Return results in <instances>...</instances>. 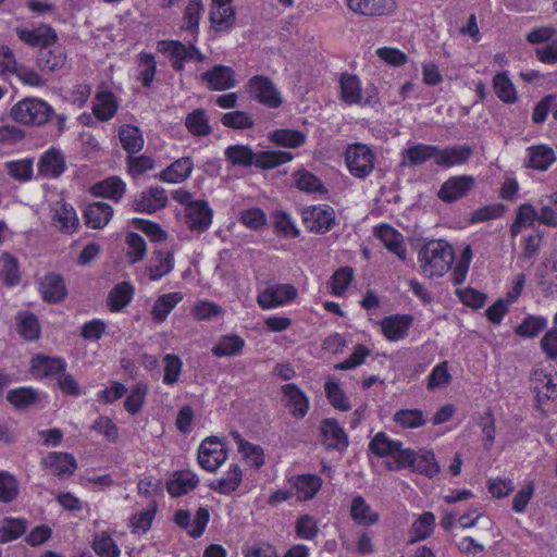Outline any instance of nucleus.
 Segmentation results:
<instances>
[{
    "label": "nucleus",
    "instance_id": "nucleus-1",
    "mask_svg": "<svg viewBox=\"0 0 557 557\" xmlns=\"http://www.w3.org/2000/svg\"><path fill=\"white\" fill-rule=\"evenodd\" d=\"M225 159L232 165L248 168L255 164L260 169H274L293 159V154L288 151L268 150L253 152L249 146L232 145L224 151Z\"/></svg>",
    "mask_w": 557,
    "mask_h": 557
},
{
    "label": "nucleus",
    "instance_id": "nucleus-2",
    "mask_svg": "<svg viewBox=\"0 0 557 557\" xmlns=\"http://www.w3.org/2000/svg\"><path fill=\"white\" fill-rule=\"evenodd\" d=\"M453 260V247L443 239L430 240L419 251L421 271L430 278L440 277L447 273L451 268Z\"/></svg>",
    "mask_w": 557,
    "mask_h": 557
},
{
    "label": "nucleus",
    "instance_id": "nucleus-3",
    "mask_svg": "<svg viewBox=\"0 0 557 557\" xmlns=\"http://www.w3.org/2000/svg\"><path fill=\"white\" fill-rule=\"evenodd\" d=\"M53 114V108L39 98H25L11 109L12 119L24 125H44Z\"/></svg>",
    "mask_w": 557,
    "mask_h": 557
},
{
    "label": "nucleus",
    "instance_id": "nucleus-4",
    "mask_svg": "<svg viewBox=\"0 0 557 557\" xmlns=\"http://www.w3.org/2000/svg\"><path fill=\"white\" fill-rule=\"evenodd\" d=\"M345 161L351 175L357 178L369 176L374 169V153L364 144L349 145L345 152Z\"/></svg>",
    "mask_w": 557,
    "mask_h": 557
},
{
    "label": "nucleus",
    "instance_id": "nucleus-5",
    "mask_svg": "<svg viewBox=\"0 0 557 557\" xmlns=\"http://www.w3.org/2000/svg\"><path fill=\"white\" fill-rule=\"evenodd\" d=\"M227 459L224 445L215 437L202 441L198 448V462L207 471L214 472Z\"/></svg>",
    "mask_w": 557,
    "mask_h": 557
},
{
    "label": "nucleus",
    "instance_id": "nucleus-6",
    "mask_svg": "<svg viewBox=\"0 0 557 557\" xmlns=\"http://www.w3.org/2000/svg\"><path fill=\"white\" fill-rule=\"evenodd\" d=\"M306 227L319 234L330 231L335 222L334 210L329 206H309L301 212Z\"/></svg>",
    "mask_w": 557,
    "mask_h": 557
},
{
    "label": "nucleus",
    "instance_id": "nucleus-7",
    "mask_svg": "<svg viewBox=\"0 0 557 557\" xmlns=\"http://www.w3.org/2000/svg\"><path fill=\"white\" fill-rule=\"evenodd\" d=\"M248 88L253 99L269 108L275 109L282 103L278 90L275 88L273 82L267 76H252L248 82Z\"/></svg>",
    "mask_w": 557,
    "mask_h": 557
},
{
    "label": "nucleus",
    "instance_id": "nucleus-8",
    "mask_svg": "<svg viewBox=\"0 0 557 557\" xmlns=\"http://www.w3.org/2000/svg\"><path fill=\"white\" fill-rule=\"evenodd\" d=\"M297 297V289L290 284L268 286L257 297L258 305L263 309L283 306Z\"/></svg>",
    "mask_w": 557,
    "mask_h": 557
},
{
    "label": "nucleus",
    "instance_id": "nucleus-9",
    "mask_svg": "<svg viewBox=\"0 0 557 557\" xmlns=\"http://www.w3.org/2000/svg\"><path fill=\"white\" fill-rule=\"evenodd\" d=\"M474 184L475 180L471 175L451 176L443 183L437 196L442 201L451 203L466 197Z\"/></svg>",
    "mask_w": 557,
    "mask_h": 557
},
{
    "label": "nucleus",
    "instance_id": "nucleus-10",
    "mask_svg": "<svg viewBox=\"0 0 557 557\" xmlns=\"http://www.w3.org/2000/svg\"><path fill=\"white\" fill-rule=\"evenodd\" d=\"M319 430L325 449L343 451L348 446V436L337 420L333 418L323 419L320 422Z\"/></svg>",
    "mask_w": 557,
    "mask_h": 557
},
{
    "label": "nucleus",
    "instance_id": "nucleus-11",
    "mask_svg": "<svg viewBox=\"0 0 557 557\" xmlns=\"http://www.w3.org/2000/svg\"><path fill=\"white\" fill-rule=\"evenodd\" d=\"M38 290L41 298L48 304H60L67 296L63 277L54 272H49L39 278Z\"/></svg>",
    "mask_w": 557,
    "mask_h": 557
},
{
    "label": "nucleus",
    "instance_id": "nucleus-12",
    "mask_svg": "<svg viewBox=\"0 0 557 557\" xmlns=\"http://www.w3.org/2000/svg\"><path fill=\"white\" fill-rule=\"evenodd\" d=\"M168 196L165 190L159 186L149 187L143 190L133 201L135 212L152 214L160 209L165 208Z\"/></svg>",
    "mask_w": 557,
    "mask_h": 557
},
{
    "label": "nucleus",
    "instance_id": "nucleus-13",
    "mask_svg": "<svg viewBox=\"0 0 557 557\" xmlns=\"http://www.w3.org/2000/svg\"><path fill=\"white\" fill-rule=\"evenodd\" d=\"M210 513L205 507H200L196 511L194 521L191 522V516L188 510H177L174 516V522L182 529L187 530L188 534L194 537H200L209 522Z\"/></svg>",
    "mask_w": 557,
    "mask_h": 557
},
{
    "label": "nucleus",
    "instance_id": "nucleus-14",
    "mask_svg": "<svg viewBox=\"0 0 557 557\" xmlns=\"http://www.w3.org/2000/svg\"><path fill=\"white\" fill-rule=\"evenodd\" d=\"M202 82L211 90H227L236 85L235 73L232 67L218 64L201 74Z\"/></svg>",
    "mask_w": 557,
    "mask_h": 557
},
{
    "label": "nucleus",
    "instance_id": "nucleus-15",
    "mask_svg": "<svg viewBox=\"0 0 557 557\" xmlns=\"http://www.w3.org/2000/svg\"><path fill=\"white\" fill-rule=\"evenodd\" d=\"M348 8L364 16L388 15L396 10L394 0H347Z\"/></svg>",
    "mask_w": 557,
    "mask_h": 557
},
{
    "label": "nucleus",
    "instance_id": "nucleus-16",
    "mask_svg": "<svg viewBox=\"0 0 557 557\" xmlns=\"http://www.w3.org/2000/svg\"><path fill=\"white\" fill-rule=\"evenodd\" d=\"M213 211L206 200H195L186 210V223L193 231L205 232L212 223Z\"/></svg>",
    "mask_w": 557,
    "mask_h": 557
},
{
    "label": "nucleus",
    "instance_id": "nucleus-17",
    "mask_svg": "<svg viewBox=\"0 0 557 557\" xmlns=\"http://www.w3.org/2000/svg\"><path fill=\"white\" fill-rule=\"evenodd\" d=\"M18 38L25 44L44 49L57 41L55 30L48 25H40L32 29L17 28Z\"/></svg>",
    "mask_w": 557,
    "mask_h": 557
},
{
    "label": "nucleus",
    "instance_id": "nucleus-18",
    "mask_svg": "<svg viewBox=\"0 0 557 557\" xmlns=\"http://www.w3.org/2000/svg\"><path fill=\"white\" fill-rule=\"evenodd\" d=\"M413 318L409 314L386 317L381 322L384 336L389 341H399L408 335Z\"/></svg>",
    "mask_w": 557,
    "mask_h": 557
},
{
    "label": "nucleus",
    "instance_id": "nucleus-19",
    "mask_svg": "<svg viewBox=\"0 0 557 557\" xmlns=\"http://www.w3.org/2000/svg\"><path fill=\"white\" fill-rule=\"evenodd\" d=\"M283 399L292 416L304 418L309 410V400L305 393L294 383L282 388Z\"/></svg>",
    "mask_w": 557,
    "mask_h": 557
},
{
    "label": "nucleus",
    "instance_id": "nucleus-20",
    "mask_svg": "<svg viewBox=\"0 0 557 557\" xmlns=\"http://www.w3.org/2000/svg\"><path fill=\"white\" fill-rule=\"evenodd\" d=\"M472 149L469 146L436 147L435 164L444 168L461 165L469 161Z\"/></svg>",
    "mask_w": 557,
    "mask_h": 557
},
{
    "label": "nucleus",
    "instance_id": "nucleus-21",
    "mask_svg": "<svg viewBox=\"0 0 557 557\" xmlns=\"http://www.w3.org/2000/svg\"><path fill=\"white\" fill-rule=\"evenodd\" d=\"M52 212V222L61 232L72 234L76 231L79 221L75 209L71 205L55 202Z\"/></svg>",
    "mask_w": 557,
    "mask_h": 557
},
{
    "label": "nucleus",
    "instance_id": "nucleus-22",
    "mask_svg": "<svg viewBox=\"0 0 557 557\" xmlns=\"http://www.w3.org/2000/svg\"><path fill=\"white\" fill-rule=\"evenodd\" d=\"M32 369L37 375L57 381L58 376L66 370V362L62 358L37 355L32 359Z\"/></svg>",
    "mask_w": 557,
    "mask_h": 557
},
{
    "label": "nucleus",
    "instance_id": "nucleus-23",
    "mask_svg": "<svg viewBox=\"0 0 557 557\" xmlns=\"http://www.w3.org/2000/svg\"><path fill=\"white\" fill-rule=\"evenodd\" d=\"M375 235L389 252L395 253L401 260L406 259L407 250L404 237L394 227L383 224L376 228Z\"/></svg>",
    "mask_w": 557,
    "mask_h": 557
},
{
    "label": "nucleus",
    "instance_id": "nucleus-24",
    "mask_svg": "<svg viewBox=\"0 0 557 557\" xmlns=\"http://www.w3.org/2000/svg\"><path fill=\"white\" fill-rule=\"evenodd\" d=\"M194 170V162L189 157H183L171 163L159 175L165 183L177 184L186 181Z\"/></svg>",
    "mask_w": 557,
    "mask_h": 557
},
{
    "label": "nucleus",
    "instance_id": "nucleus-25",
    "mask_svg": "<svg viewBox=\"0 0 557 557\" xmlns=\"http://www.w3.org/2000/svg\"><path fill=\"white\" fill-rule=\"evenodd\" d=\"M66 54L64 49L55 44L39 50L37 64L41 71L53 72L64 66Z\"/></svg>",
    "mask_w": 557,
    "mask_h": 557
},
{
    "label": "nucleus",
    "instance_id": "nucleus-26",
    "mask_svg": "<svg viewBox=\"0 0 557 557\" xmlns=\"http://www.w3.org/2000/svg\"><path fill=\"white\" fill-rule=\"evenodd\" d=\"M64 170L65 159L62 153L54 148L46 151L38 163V171L45 177L57 178Z\"/></svg>",
    "mask_w": 557,
    "mask_h": 557
},
{
    "label": "nucleus",
    "instance_id": "nucleus-27",
    "mask_svg": "<svg viewBox=\"0 0 557 557\" xmlns=\"http://www.w3.org/2000/svg\"><path fill=\"white\" fill-rule=\"evenodd\" d=\"M199 484L196 473L190 470L176 471L173 479L168 482L166 490L173 497H180L193 491Z\"/></svg>",
    "mask_w": 557,
    "mask_h": 557
},
{
    "label": "nucleus",
    "instance_id": "nucleus-28",
    "mask_svg": "<svg viewBox=\"0 0 557 557\" xmlns=\"http://www.w3.org/2000/svg\"><path fill=\"white\" fill-rule=\"evenodd\" d=\"M556 161V154L553 148L546 145H536L528 148V160L525 166L546 171Z\"/></svg>",
    "mask_w": 557,
    "mask_h": 557
},
{
    "label": "nucleus",
    "instance_id": "nucleus-29",
    "mask_svg": "<svg viewBox=\"0 0 557 557\" xmlns=\"http://www.w3.org/2000/svg\"><path fill=\"white\" fill-rule=\"evenodd\" d=\"M86 224L91 228L104 227L113 216V208L103 201L89 205L84 213Z\"/></svg>",
    "mask_w": 557,
    "mask_h": 557
},
{
    "label": "nucleus",
    "instance_id": "nucleus-30",
    "mask_svg": "<svg viewBox=\"0 0 557 557\" xmlns=\"http://www.w3.org/2000/svg\"><path fill=\"white\" fill-rule=\"evenodd\" d=\"M117 110L116 97L109 90L97 91L92 104V113L99 121L111 120Z\"/></svg>",
    "mask_w": 557,
    "mask_h": 557
},
{
    "label": "nucleus",
    "instance_id": "nucleus-31",
    "mask_svg": "<svg viewBox=\"0 0 557 557\" xmlns=\"http://www.w3.org/2000/svg\"><path fill=\"white\" fill-rule=\"evenodd\" d=\"M209 18L215 32H226L234 26L236 14L232 5L223 3L220 5L211 4Z\"/></svg>",
    "mask_w": 557,
    "mask_h": 557
},
{
    "label": "nucleus",
    "instance_id": "nucleus-32",
    "mask_svg": "<svg viewBox=\"0 0 557 557\" xmlns=\"http://www.w3.org/2000/svg\"><path fill=\"white\" fill-rule=\"evenodd\" d=\"M183 300V294L180 292H172L159 296L151 309V317L153 321L162 323L166 320L171 311Z\"/></svg>",
    "mask_w": 557,
    "mask_h": 557
},
{
    "label": "nucleus",
    "instance_id": "nucleus-33",
    "mask_svg": "<svg viewBox=\"0 0 557 557\" xmlns=\"http://www.w3.org/2000/svg\"><path fill=\"white\" fill-rule=\"evenodd\" d=\"M18 334L26 341H36L40 337L41 327L37 317L30 311H21L15 317Z\"/></svg>",
    "mask_w": 557,
    "mask_h": 557
},
{
    "label": "nucleus",
    "instance_id": "nucleus-34",
    "mask_svg": "<svg viewBox=\"0 0 557 557\" xmlns=\"http://www.w3.org/2000/svg\"><path fill=\"white\" fill-rule=\"evenodd\" d=\"M174 268V256L172 252L154 251L150 258L148 267L149 277L151 281H158L169 274Z\"/></svg>",
    "mask_w": 557,
    "mask_h": 557
},
{
    "label": "nucleus",
    "instance_id": "nucleus-35",
    "mask_svg": "<svg viewBox=\"0 0 557 557\" xmlns=\"http://www.w3.org/2000/svg\"><path fill=\"white\" fill-rule=\"evenodd\" d=\"M125 183L117 176L108 177L91 188L95 196L110 198L119 201L125 193Z\"/></svg>",
    "mask_w": 557,
    "mask_h": 557
},
{
    "label": "nucleus",
    "instance_id": "nucleus-36",
    "mask_svg": "<svg viewBox=\"0 0 557 557\" xmlns=\"http://www.w3.org/2000/svg\"><path fill=\"white\" fill-rule=\"evenodd\" d=\"M350 517L355 522L362 525L375 524L380 519L379 513L372 511L366 499L360 495L352 498Z\"/></svg>",
    "mask_w": 557,
    "mask_h": 557
},
{
    "label": "nucleus",
    "instance_id": "nucleus-37",
    "mask_svg": "<svg viewBox=\"0 0 557 557\" xmlns=\"http://www.w3.org/2000/svg\"><path fill=\"white\" fill-rule=\"evenodd\" d=\"M119 137L123 149L129 154L139 152L144 147L143 134L137 126L122 125L119 129Z\"/></svg>",
    "mask_w": 557,
    "mask_h": 557
},
{
    "label": "nucleus",
    "instance_id": "nucleus-38",
    "mask_svg": "<svg viewBox=\"0 0 557 557\" xmlns=\"http://www.w3.org/2000/svg\"><path fill=\"white\" fill-rule=\"evenodd\" d=\"M342 100L348 104L359 103L361 100V83L357 75L344 73L339 79Z\"/></svg>",
    "mask_w": 557,
    "mask_h": 557
},
{
    "label": "nucleus",
    "instance_id": "nucleus-39",
    "mask_svg": "<svg viewBox=\"0 0 557 557\" xmlns=\"http://www.w3.org/2000/svg\"><path fill=\"white\" fill-rule=\"evenodd\" d=\"M436 146L431 145H414L404 151V160L401 165L413 166L424 163L429 159L435 160Z\"/></svg>",
    "mask_w": 557,
    "mask_h": 557
},
{
    "label": "nucleus",
    "instance_id": "nucleus-40",
    "mask_svg": "<svg viewBox=\"0 0 557 557\" xmlns=\"http://www.w3.org/2000/svg\"><path fill=\"white\" fill-rule=\"evenodd\" d=\"M134 287L129 282H121L116 284L109 293L108 305L112 311H120L125 308L132 300Z\"/></svg>",
    "mask_w": 557,
    "mask_h": 557
},
{
    "label": "nucleus",
    "instance_id": "nucleus-41",
    "mask_svg": "<svg viewBox=\"0 0 557 557\" xmlns=\"http://www.w3.org/2000/svg\"><path fill=\"white\" fill-rule=\"evenodd\" d=\"M242 478L243 473L240 468L233 463L223 478L210 484V488L221 494H230L238 488Z\"/></svg>",
    "mask_w": 557,
    "mask_h": 557
},
{
    "label": "nucleus",
    "instance_id": "nucleus-42",
    "mask_svg": "<svg viewBox=\"0 0 557 557\" xmlns=\"http://www.w3.org/2000/svg\"><path fill=\"white\" fill-rule=\"evenodd\" d=\"M0 274L7 286L12 287L21 282L20 263L17 258L9 252H3L0 256Z\"/></svg>",
    "mask_w": 557,
    "mask_h": 557
},
{
    "label": "nucleus",
    "instance_id": "nucleus-43",
    "mask_svg": "<svg viewBox=\"0 0 557 557\" xmlns=\"http://www.w3.org/2000/svg\"><path fill=\"white\" fill-rule=\"evenodd\" d=\"M435 516L431 511L423 512L411 525L410 534L412 537L408 544H413L428 539L434 529Z\"/></svg>",
    "mask_w": 557,
    "mask_h": 557
},
{
    "label": "nucleus",
    "instance_id": "nucleus-44",
    "mask_svg": "<svg viewBox=\"0 0 557 557\" xmlns=\"http://www.w3.org/2000/svg\"><path fill=\"white\" fill-rule=\"evenodd\" d=\"M47 462L57 476L72 474L77 468L75 458L67 453H50Z\"/></svg>",
    "mask_w": 557,
    "mask_h": 557
},
{
    "label": "nucleus",
    "instance_id": "nucleus-45",
    "mask_svg": "<svg viewBox=\"0 0 557 557\" xmlns=\"http://www.w3.org/2000/svg\"><path fill=\"white\" fill-rule=\"evenodd\" d=\"M233 437L238 445L239 453L243 454L244 458L253 467L260 468L264 465V454L261 446L247 442L238 433H234Z\"/></svg>",
    "mask_w": 557,
    "mask_h": 557
},
{
    "label": "nucleus",
    "instance_id": "nucleus-46",
    "mask_svg": "<svg viewBox=\"0 0 557 557\" xmlns=\"http://www.w3.org/2000/svg\"><path fill=\"white\" fill-rule=\"evenodd\" d=\"M91 547L99 557H120L121 555L120 547L106 531L94 535Z\"/></svg>",
    "mask_w": 557,
    "mask_h": 557
},
{
    "label": "nucleus",
    "instance_id": "nucleus-47",
    "mask_svg": "<svg viewBox=\"0 0 557 557\" xmlns=\"http://www.w3.org/2000/svg\"><path fill=\"white\" fill-rule=\"evenodd\" d=\"M401 446V442L391 440L384 432L375 434L369 445L371 451L377 457H393Z\"/></svg>",
    "mask_w": 557,
    "mask_h": 557
},
{
    "label": "nucleus",
    "instance_id": "nucleus-48",
    "mask_svg": "<svg viewBox=\"0 0 557 557\" xmlns=\"http://www.w3.org/2000/svg\"><path fill=\"white\" fill-rule=\"evenodd\" d=\"M393 420L403 429H417L426 423V418L420 409H400L397 410Z\"/></svg>",
    "mask_w": 557,
    "mask_h": 557
},
{
    "label": "nucleus",
    "instance_id": "nucleus-49",
    "mask_svg": "<svg viewBox=\"0 0 557 557\" xmlns=\"http://www.w3.org/2000/svg\"><path fill=\"white\" fill-rule=\"evenodd\" d=\"M493 87L495 94L502 101L513 103L517 100L516 88L506 72L497 73L494 76Z\"/></svg>",
    "mask_w": 557,
    "mask_h": 557
},
{
    "label": "nucleus",
    "instance_id": "nucleus-50",
    "mask_svg": "<svg viewBox=\"0 0 557 557\" xmlns=\"http://www.w3.org/2000/svg\"><path fill=\"white\" fill-rule=\"evenodd\" d=\"M270 140L287 148H297L305 144L306 135L295 129H276L270 134Z\"/></svg>",
    "mask_w": 557,
    "mask_h": 557
},
{
    "label": "nucleus",
    "instance_id": "nucleus-51",
    "mask_svg": "<svg viewBox=\"0 0 557 557\" xmlns=\"http://www.w3.org/2000/svg\"><path fill=\"white\" fill-rule=\"evenodd\" d=\"M244 346L245 342L240 336L227 335L212 348V354L216 357L236 356L242 352Z\"/></svg>",
    "mask_w": 557,
    "mask_h": 557
},
{
    "label": "nucleus",
    "instance_id": "nucleus-52",
    "mask_svg": "<svg viewBox=\"0 0 557 557\" xmlns=\"http://www.w3.org/2000/svg\"><path fill=\"white\" fill-rule=\"evenodd\" d=\"M158 50L168 54L172 59H180L183 61L194 59L191 45L186 46L177 40H161L158 42Z\"/></svg>",
    "mask_w": 557,
    "mask_h": 557
},
{
    "label": "nucleus",
    "instance_id": "nucleus-53",
    "mask_svg": "<svg viewBox=\"0 0 557 557\" xmlns=\"http://www.w3.org/2000/svg\"><path fill=\"white\" fill-rule=\"evenodd\" d=\"M185 125L195 136H207L212 131L203 109H196L189 113L186 116Z\"/></svg>",
    "mask_w": 557,
    "mask_h": 557
},
{
    "label": "nucleus",
    "instance_id": "nucleus-54",
    "mask_svg": "<svg viewBox=\"0 0 557 557\" xmlns=\"http://www.w3.org/2000/svg\"><path fill=\"white\" fill-rule=\"evenodd\" d=\"M547 325V320L544 317L528 315L516 327L515 333L520 337L533 338L539 335Z\"/></svg>",
    "mask_w": 557,
    "mask_h": 557
},
{
    "label": "nucleus",
    "instance_id": "nucleus-55",
    "mask_svg": "<svg viewBox=\"0 0 557 557\" xmlns=\"http://www.w3.org/2000/svg\"><path fill=\"white\" fill-rule=\"evenodd\" d=\"M27 529V522L22 518H7L0 529V543L12 542L22 536Z\"/></svg>",
    "mask_w": 557,
    "mask_h": 557
},
{
    "label": "nucleus",
    "instance_id": "nucleus-56",
    "mask_svg": "<svg viewBox=\"0 0 557 557\" xmlns=\"http://www.w3.org/2000/svg\"><path fill=\"white\" fill-rule=\"evenodd\" d=\"M157 63L151 53L141 52L138 55V79L145 87H150L154 79Z\"/></svg>",
    "mask_w": 557,
    "mask_h": 557
},
{
    "label": "nucleus",
    "instance_id": "nucleus-57",
    "mask_svg": "<svg viewBox=\"0 0 557 557\" xmlns=\"http://www.w3.org/2000/svg\"><path fill=\"white\" fill-rule=\"evenodd\" d=\"M17 496L18 483L16 478L7 471H0V502L9 504Z\"/></svg>",
    "mask_w": 557,
    "mask_h": 557
},
{
    "label": "nucleus",
    "instance_id": "nucleus-58",
    "mask_svg": "<svg viewBox=\"0 0 557 557\" xmlns=\"http://www.w3.org/2000/svg\"><path fill=\"white\" fill-rule=\"evenodd\" d=\"M412 471L433 478L440 473V465L435 460L432 451H423L417 457V462L413 463Z\"/></svg>",
    "mask_w": 557,
    "mask_h": 557
},
{
    "label": "nucleus",
    "instance_id": "nucleus-59",
    "mask_svg": "<svg viewBox=\"0 0 557 557\" xmlns=\"http://www.w3.org/2000/svg\"><path fill=\"white\" fill-rule=\"evenodd\" d=\"M7 399L16 408H26L37 400V393L30 387H18L9 391Z\"/></svg>",
    "mask_w": 557,
    "mask_h": 557
},
{
    "label": "nucleus",
    "instance_id": "nucleus-60",
    "mask_svg": "<svg viewBox=\"0 0 557 557\" xmlns=\"http://www.w3.org/2000/svg\"><path fill=\"white\" fill-rule=\"evenodd\" d=\"M125 242L128 245L127 257L131 263L139 262L146 256V242L137 233L128 232L125 237Z\"/></svg>",
    "mask_w": 557,
    "mask_h": 557
},
{
    "label": "nucleus",
    "instance_id": "nucleus-61",
    "mask_svg": "<svg viewBox=\"0 0 557 557\" xmlns=\"http://www.w3.org/2000/svg\"><path fill=\"white\" fill-rule=\"evenodd\" d=\"M326 397L330 404L342 411H348L350 409V404L344 393V391L339 387L336 382L327 381L324 385Z\"/></svg>",
    "mask_w": 557,
    "mask_h": 557
},
{
    "label": "nucleus",
    "instance_id": "nucleus-62",
    "mask_svg": "<svg viewBox=\"0 0 557 557\" xmlns=\"http://www.w3.org/2000/svg\"><path fill=\"white\" fill-rule=\"evenodd\" d=\"M147 392L148 387L145 383H137L124 403L125 410L132 414H137L143 408Z\"/></svg>",
    "mask_w": 557,
    "mask_h": 557
},
{
    "label": "nucleus",
    "instance_id": "nucleus-63",
    "mask_svg": "<svg viewBox=\"0 0 557 557\" xmlns=\"http://www.w3.org/2000/svg\"><path fill=\"white\" fill-rule=\"evenodd\" d=\"M322 480L315 474H301L297 478L296 487L305 499H311L319 492Z\"/></svg>",
    "mask_w": 557,
    "mask_h": 557
},
{
    "label": "nucleus",
    "instance_id": "nucleus-64",
    "mask_svg": "<svg viewBox=\"0 0 557 557\" xmlns=\"http://www.w3.org/2000/svg\"><path fill=\"white\" fill-rule=\"evenodd\" d=\"M221 121L224 126L235 129L251 128L255 125L252 117L244 111L227 112L223 114Z\"/></svg>",
    "mask_w": 557,
    "mask_h": 557
}]
</instances>
